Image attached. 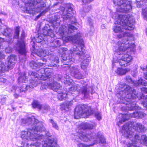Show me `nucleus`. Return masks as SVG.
I'll return each mask as SVG.
<instances>
[{
	"mask_svg": "<svg viewBox=\"0 0 147 147\" xmlns=\"http://www.w3.org/2000/svg\"><path fill=\"white\" fill-rule=\"evenodd\" d=\"M76 27L73 25H69L68 27L65 25L61 27L57 33V34L62 37L63 40L65 42H71L78 46L74 45L70 50H68L67 48H62L60 49L62 51L61 61L65 65H69L75 61V59L71 56L72 54H76L80 56V60L81 62V67L85 70L88 66L90 59L88 55H85L83 47L84 42L82 39L81 38V35L78 33L74 36H67V35L73 33Z\"/></svg>",
	"mask_w": 147,
	"mask_h": 147,
	"instance_id": "nucleus-1",
	"label": "nucleus"
},
{
	"mask_svg": "<svg viewBox=\"0 0 147 147\" xmlns=\"http://www.w3.org/2000/svg\"><path fill=\"white\" fill-rule=\"evenodd\" d=\"M23 122L24 123L30 124L32 122H34L35 126L33 127L31 129H28L27 131H22L21 132V137L23 139L28 140H31L32 141H37V143L31 144L30 146L32 147L35 146L37 147H57L56 143L54 142H52L51 140H49L48 144L44 142V143L41 145L40 142H39V140L42 139L44 136L42 135H40L38 134V132H40L44 130L45 128L42 126H39L38 125L36 126L35 124L38 122L37 119L33 118H28L27 119L23 120ZM20 147H24L21 146Z\"/></svg>",
	"mask_w": 147,
	"mask_h": 147,
	"instance_id": "nucleus-2",
	"label": "nucleus"
},
{
	"mask_svg": "<svg viewBox=\"0 0 147 147\" xmlns=\"http://www.w3.org/2000/svg\"><path fill=\"white\" fill-rule=\"evenodd\" d=\"M132 46L131 43L128 39L123 40L119 41L116 44L115 55H120L117 59L113 58L112 68L114 66H117L119 64L121 66L127 67L131 64L133 60V57L129 53V51L131 50L130 48Z\"/></svg>",
	"mask_w": 147,
	"mask_h": 147,
	"instance_id": "nucleus-3",
	"label": "nucleus"
},
{
	"mask_svg": "<svg viewBox=\"0 0 147 147\" xmlns=\"http://www.w3.org/2000/svg\"><path fill=\"white\" fill-rule=\"evenodd\" d=\"M115 19H117L113 28L115 32H123L124 29L131 30L134 28V20L132 17L117 13Z\"/></svg>",
	"mask_w": 147,
	"mask_h": 147,
	"instance_id": "nucleus-4",
	"label": "nucleus"
},
{
	"mask_svg": "<svg viewBox=\"0 0 147 147\" xmlns=\"http://www.w3.org/2000/svg\"><path fill=\"white\" fill-rule=\"evenodd\" d=\"M120 88H124V92L127 94L124 100H122L121 102L126 105H129L128 107L131 108V109L134 110L136 109L135 103L133 99L136 98L137 95L136 94V90L131 88L130 86L126 85L124 83L120 84L119 86Z\"/></svg>",
	"mask_w": 147,
	"mask_h": 147,
	"instance_id": "nucleus-5",
	"label": "nucleus"
},
{
	"mask_svg": "<svg viewBox=\"0 0 147 147\" xmlns=\"http://www.w3.org/2000/svg\"><path fill=\"white\" fill-rule=\"evenodd\" d=\"M92 92L93 87L92 86H88L86 85V86L78 88V86L76 85L70 88L67 92L70 96L69 97L70 98L74 99L79 94L84 95L85 98H87L90 93L92 94Z\"/></svg>",
	"mask_w": 147,
	"mask_h": 147,
	"instance_id": "nucleus-6",
	"label": "nucleus"
},
{
	"mask_svg": "<svg viewBox=\"0 0 147 147\" xmlns=\"http://www.w3.org/2000/svg\"><path fill=\"white\" fill-rule=\"evenodd\" d=\"M25 3L26 7V12L33 15L42 10L46 6L41 0H22Z\"/></svg>",
	"mask_w": 147,
	"mask_h": 147,
	"instance_id": "nucleus-7",
	"label": "nucleus"
},
{
	"mask_svg": "<svg viewBox=\"0 0 147 147\" xmlns=\"http://www.w3.org/2000/svg\"><path fill=\"white\" fill-rule=\"evenodd\" d=\"M132 127L134 129L140 131L145 130L144 126L139 123L129 122L124 125L121 131L122 135L125 137L130 138L134 135V132L132 130Z\"/></svg>",
	"mask_w": 147,
	"mask_h": 147,
	"instance_id": "nucleus-8",
	"label": "nucleus"
},
{
	"mask_svg": "<svg viewBox=\"0 0 147 147\" xmlns=\"http://www.w3.org/2000/svg\"><path fill=\"white\" fill-rule=\"evenodd\" d=\"M92 113V111L90 107L87 105L81 104L78 105L75 108L74 117L76 119L81 117L87 118Z\"/></svg>",
	"mask_w": 147,
	"mask_h": 147,
	"instance_id": "nucleus-9",
	"label": "nucleus"
},
{
	"mask_svg": "<svg viewBox=\"0 0 147 147\" xmlns=\"http://www.w3.org/2000/svg\"><path fill=\"white\" fill-rule=\"evenodd\" d=\"M113 3L117 5V12L127 13L132 10L131 2L126 0H113Z\"/></svg>",
	"mask_w": 147,
	"mask_h": 147,
	"instance_id": "nucleus-10",
	"label": "nucleus"
},
{
	"mask_svg": "<svg viewBox=\"0 0 147 147\" xmlns=\"http://www.w3.org/2000/svg\"><path fill=\"white\" fill-rule=\"evenodd\" d=\"M80 138L86 142L92 141L95 143L97 140L99 139L100 142L101 143H104L106 142L105 139L104 137L101 132H99L96 135L95 133L90 134V135H86L85 134H81Z\"/></svg>",
	"mask_w": 147,
	"mask_h": 147,
	"instance_id": "nucleus-11",
	"label": "nucleus"
},
{
	"mask_svg": "<svg viewBox=\"0 0 147 147\" xmlns=\"http://www.w3.org/2000/svg\"><path fill=\"white\" fill-rule=\"evenodd\" d=\"M51 70L49 68L41 69L38 71V74L32 72H30L29 73V75L32 76L35 78H40L41 80H45L50 78L51 75Z\"/></svg>",
	"mask_w": 147,
	"mask_h": 147,
	"instance_id": "nucleus-12",
	"label": "nucleus"
},
{
	"mask_svg": "<svg viewBox=\"0 0 147 147\" xmlns=\"http://www.w3.org/2000/svg\"><path fill=\"white\" fill-rule=\"evenodd\" d=\"M60 9L62 13V18L64 20H67L70 18L72 20V22L74 24L76 20L74 17H72V8L70 4H67L65 5V7H61Z\"/></svg>",
	"mask_w": 147,
	"mask_h": 147,
	"instance_id": "nucleus-13",
	"label": "nucleus"
},
{
	"mask_svg": "<svg viewBox=\"0 0 147 147\" xmlns=\"http://www.w3.org/2000/svg\"><path fill=\"white\" fill-rule=\"evenodd\" d=\"M41 82L39 81H36L34 80H31L30 83L29 85H23L22 86L18 88V91L20 90V92H25L27 90H30L33 89L34 87L36 86L38 84H40Z\"/></svg>",
	"mask_w": 147,
	"mask_h": 147,
	"instance_id": "nucleus-14",
	"label": "nucleus"
},
{
	"mask_svg": "<svg viewBox=\"0 0 147 147\" xmlns=\"http://www.w3.org/2000/svg\"><path fill=\"white\" fill-rule=\"evenodd\" d=\"M79 67L77 65H75L70 68V71L71 74L74 77L78 79H84V76L81 73L79 70Z\"/></svg>",
	"mask_w": 147,
	"mask_h": 147,
	"instance_id": "nucleus-15",
	"label": "nucleus"
},
{
	"mask_svg": "<svg viewBox=\"0 0 147 147\" xmlns=\"http://www.w3.org/2000/svg\"><path fill=\"white\" fill-rule=\"evenodd\" d=\"M96 124L94 123H83L80 124L78 127V129L80 132H84L81 131V129H92L95 128Z\"/></svg>",
	"mask_w": 147,
	"mask_h": 147,
	"instance_id": "nucleus-16",
	"label": "nucleus"
},
{
	"mask_svg": "<svg viewBox=\"0 0 147 147\" xmlns=\"http://www.w3.org/2000/svg\"><path fill=\"white\" fill-rule=\"evenodd\" d=\"M49 88L57 92H60L61 90L62 87L60 84L57 82H53L52 83L49 84L48 85Z\"/></svg>",
	"mask_w": 147,
	"mask_h": 147,
	"instance_id": "nucleus-17",
	"label": "nucleus"
},
{
	"mask_svg": "<svg viewBox=\"0 0 147 147\" xmlns=\"http://www.w3.org/2000/svg\"><path fill=\"white\" fill-rule=\"evenodd\" d=\"M18 47L17 49L18 51L22 55H25L26 50L25 49V45L23 41L18 42L16 45Z\"/></svg>",
	"mask_w": 147,
	"mask_h": 147,
	"instance_id": "nucleus-18",
	"label": "nucleus"
},
{
	"mask_svg": "<svg viewBox=\"0 0 147 147\" xmlns=\"http://www.w3.org/2000/svg\"><path fill=\"white\" fill-rule=\"evenodd\" d=\"M8 62L7 68L9 69H11L14 67L16 61V56L14 55H11L8 57Z\"/></svg>",
	"mask_w": 147,
	"mask_h": 147,
	"instance_id": "nucleus-19",
	"label": "nucleus"
},
{
	"mask_svg": "<svg viewBox=\"0 0 147 147\" xmlns=\"http://www.w3.org/2000/svg\"><path fill=\"white\" fill-rule=\"evenodd\" d=\"M58 93V98L59 100H62L67 97L70 98L67 92L65 90H61L60 92Z\"/></svg>",
	"mask_w": 147,
	"mask_h": 147,
	"instance_id": "nucleus-20",
	"label": "nucleus"
},
{
	"mask_svg": "<svg viewBox=\"0 0 147 147\" xmlns=\"http://www.w3.org/2000/svg\"><path fill=\"white\" fill-rule=\"evenodd\" d=\"M85 134L86 135H90V134H86L84 132H82L81 133L79 131H78V140H77V139H76L75 141L77 143V144L78 145V146L79 147H87V146L86 145H84V144H82V143L80 142V140H82L83 141H84L82 139H81V138H80L81 137V136H80V134ZM85 142H86V141H85ZM86 142H87L86 141Z\"/></svg>",
	"mask_w": 147,
	"mask_h": 147,
	"instance_id": "nucleus-21",
	"label": "nucleus"
},
{
	"mask_svg": "<svg viewBox=\"0 0 147 147\" xmlns=\"http://www.w3.org/2000/svg\"><path fill=\"white\" fill-rule=\"evenodd\" d=\"M126 137L127 138H128ZM132 137L131 138H129V139L131 140L133 143L129 144L128 145L127 147H139L136 145V142H137V141H138L139 139V136L138 135H135L133 139H131Z\"/></svg>",
	"mask_w": 147,
	"mask_h": 147,
	"instance_id": "nucleus-22",
	"label": "nucleus"
},
{
	"mask_svg": "<svg viewBox=\"0 0 147 147\" xmlns=\"http://www.w3.org/2000/svg\"><path fill=\"white\" fill-rule=\"evenodd\" d=\"M73 105L72 101H67L65 102L61 105V107L63 109L67 111Z\"/></svg>",
	"mask_w": 147,
	"mask_h": 147,
	"instance_id": "nucleus-23",
	"label": "nucleus"
},
{
	"mask_svg": "<svg viewBox=\"0 0 147 147\" xmlns=\"http://www.w3.org/2000/svg\"><path fill=\"white\" fill-rule=\"evenodd\" d=\"M38 56L40 57H45L47 56H49L50 54L48 50H43L40 49L37 53Z\"/></svg>",
	"mask_w": 147,
	"mask_h": 147,
	"instance_id": "nucleus-24",
	"label": "nucleus"
},
{
	"mask_svg": "<svg viewBox=\"0 0 147 147\" xmlns=\"http://www.w3.org/2000/svg\"><path fill=\"white\" fill-rule=\"evenodd\" d=\"M44 65V63H41L38 62H35L34 61H31L30 63V66L33 69H35L40 66H43Z\"/></svg>",
	"mask_w": 147,
	"mask_h": 147,
	"instance_id": "nucleus-25",
	"label": "nucleus"
},
{
	"mask_svg": "<svg viewBox=\"0 0 147 147\" xmlns=\"http://www.w3.org/2000/svg\"><path fill=\"white\" fill-rule=\"evenodd\" d=\"M134 36L133 34L127 32H125L123 33L119 34L117 35V37L119 38H121L123 37L128 36L132 38L133 39Z\"/></svg>",
	"mask_w": 147,
	"mask_h": 147,
	"instance_id": "nucleus-26",
	"label": "nucleus"
},
{
	"mask_svg": "<svg viewBox=\"0 0 147 147\" xmlns=\"http://www.w3.org/2000/svg\"><path fill=\"white\" fill-rule=\"evenodd\" d=\"M130 69L127 68L123 69L120 68H118L116 71V73L120 75H123L125 74L127 72L129 71Z\"/></svg>",
	"mask_w": 147,
	"mask_h": 147,
	"instance_id": "nucleus-27",
	"label": "nucleus"
},
{
	"mask_svg": "<svg viewBox=\"0 0 147 147\" xmlns=\"http://www.w3.org/2000/svg\"><path fill=\"white\" fill-rule=\"evenodd\" d=\"M91 9V6L90 5L86 6L84 8L82 11H81L80 14L83 17L85 15L86 13L88 12Z\"/></svg>",
	"mask_w": 147,
	"mask_h": 147,
	"instance_id": "nucleus-28",
	"label": "nucleus"
},
{
	"mask_svg": "<svg viewBox=\"0 0 147 147\" xmlns=\"http://www.w3.org/2000/svg\"><path fill=\"white\" fill-rule=\"evenodd\" d=\"M11 30L9 28H7L4 30V31L2 32V34L5 36H8L9 37L11 36Z\"/></svg>",
	"mask_w": 147,
	"mask_h": 147,
	"instance_id": "nucleus-29",
	"label": "nucleus"
},
{
	"mask_svg": "<svg viewBox=\"0 0 147 147\" xmlns=\"http://www.w3.org/2000/svg\"><path fill=\"white\" fill-rule=\"evenodd\" d=\"M38 35V36L37 37H34V40L36 42L40 43L43 40L45 41V38H44L41 34H39Z\"/></svg>",
	"mask_w": 147,
	"mask_h": 147,
	"instance_id": "nucleus-30",
	"label": "nucleus"
},
{
	"mask_svg": "<svg viewBox=\"0 0 147 147\" xmlns=\"http://www.w3.org/2000/svg\"><path fill=\"white\" fill-rule=\"evenodd\" d=\"M60 17L59 16H55V19L53 21V24L55 27L59 26L60 23Z\"/></svg>",
	"mask_w": 147,
	"mask_h": 147,
	"instance_id": "nucleus-31",
	"label": "nucleus"
},
{
	"mask_svg": "<svg viewBox=\"0 0 147 147\" xmlns=\"http://www.w3.org/2000/svg\"><path fill=\"white\" fill-rule=\"evenodd\" d=\"M32 105L33 107L34 108H37L40 110L41 109L42 105L39 102L36 100L34 101Z\"/></svg>",
	"mask_w": 147,
	"mask_h": 147,
	"instance_id": "nucleus-32",
	"label": "nucleus"
},
{
	"mask_svg": "<svg viewBox=\"0 0 147 147\" xmlns=\"http://www.w3.org/2000/svg\"><path fill=\"white\" fill-rule=\"evenodd\" d=\"M3 58H0V59ZM5 68L6 66L3 63L0 61V75H1V74L4 73L5 71Z\"/></svg>",
	"mask_w": 147,
	"mask_h": 147,
	"instance_id": "nucleus-33",
	"label": "nucleus"
},
{
	"mask_svg": "<svg viewBox=\"0 0 147 147\" xmlns=\"http://www.w3.org/2000/svg\"><path fill=\"white\" fill-rule=\"evenodd\" d=\"M26 74L24 72L23 73L21 76H20V77L18 79V80L19 82H25L26 79Z\"/></svg>",
	"mask_w": 147,
	"mask_h": 147,
	"instance_id": "nucleus-34",
	"label": "nucleus"
},
{
	"mask_svg": "<svg viewBox=\"0 0 147 147\" xmlns=\"http://www.w3.org/2000/svg\"><path fill=\"white\" fill-rule=\"evenodd\" d=\"M50 121L53 127L57 130H59V127L56 123L52 119H50Z\"/></svg>",
	"mask_w": 147,
	"mask_h": 147,
	"instance_id": "nucleus-35",
	"label": "nucleus"
},
{
	"mask_svg": "<svg viewBox=\"0 0 147 147\" xmlns=\"http://www.w3.org/2000/svg\"><path fill=\"white\" fill-rule=\"evenodd\" d=\"M138 83V85L140 84L144 86H147V83L146 81L142 78H140L139 79Z\"/></svg>",
	"mask_w": 147,
	"mask_h": 147,
	"instance_id": "nucleus-36",
	"label": "nucleus"
},
{
	"mask_svg": "<svg viewBox=\"0 0 147 147\" xmlns=\"http://www.w3.org/2000/svg\"><path fill=\"white\" fill-rule=\"evenodd\" d=\"M53 43H54V45H52L51 44V47L53 48H55L59 46L60 45V43L59 42V40H58L53 41L52 42V44Z\"/></svg>",
	"mask_w": 147,
	"mask_h": 147,
	"instance_id": "nucleus-37",
	"label": "nucleus"
},
{
	"mask_svg": "<svg viewBox=\"0 0 147 147\" xmlns=\"http://www.w3.org/2000/svg\"><path fill=\"white\" fill-rule=\"evenodd\" d=\"M141 114L140 113H138V112H136L133 114L132 116L131 117H134V118H142L143 117V115H142V116L141 115H140Z\"/></svg>",
	"mask_w": 147,
	"mask_h": 147,
	"instance_id": "nucleus-38",
	"label": "nucleus"
},
{
	"mask_svg": "<svg viewBox=\"0 0 147 147\" xmlns=\"http://www.w3.org/2000/svg\"><path fill=\"white\" fill-rule=\"evenodd\" d=\"M141 139L143 144L147 146V136L145 135H143L142 136Z\"/></svg>",
	"mask_w": 147,
	"mask_h": 147,
	"instance_id": "nucleus-39",
	"label": "nucleus"
},
{
	"mask_svg": "<svg viewBox=\"0 0 147 147\" xmlns=\"http://www.w3.org/2000/svg\"><path fill=\"white\" fill-rule=\"evenodd\" d=\"M50 60L51 61H54L56 63H58L59 62V58L58 57L53 56L50 58Z\"/></svg>",
	"mask_w": 147,
	"mask_h": 147,
	"instance_id": "nucleus-40",
	"label": "nucleus"
},
{
	"mask_svg": "<svg viewBox=\"0 0 147 147\" xmlns=\"http://www.w3.org/2000/svg\"><path fill=\"white\" fill-rule=\"evenodd\" d=\"M49 106L47 105H42L41 109L40 110H42L44 113L46 112L49 110Z\"/></svg>",
	"mask_w": 147,
	"mask_h": 147,
	"instance_id": "nucleus-41",
	"label": "nucleus"
},
{
	"mask_svg": "<svg viewBox=\"0 0 147 147\" xmlns=\"http://www.w3.org/2000/svg\"><path fill=\"white\" fill-rule=\"evenodd\" d=\"M122 117V119L123 120V121L127 120L129 119V116L127 114H120Z\"/></svg>",
	"mask_w": 147,
	"mask_h": 147,
	"instance_id": "nucleus-42",
	"label": "nucleus"
},
{
	"mask_svg": "<svg viewBox=\"0 0 147 147\" xmlns=\"http://www.w3.org/2000/svg\"><path fill=\"white\" fill-rule=\"evenodd\" d=\"M142 13L144 19L146 20H147V10L143 9Z\"/></svg>",
	"mask_w": 147,
	"mask_h": 147,
	"instance_id": "nucleus-43",
	"label": "nucleus"
},
{
	"mask_svg": "<svg viewBox=\"0 0 147 147\" xmlns=\"http://www.w3.org/2000/svg\"><path fill=\"white\" fill-rule=\"evenodd\" d=\"M4 41V39L3 38L0 37V48L1 46V43ZM4 56L3 54V53L0 51V58H4Z\"/></svg>",
	"mask_w": 147,
	"mask_h": 147,
	"instance_id": "nucleus-44",
	"label": "nucleus"
},
{
	"mask_svg": "<svg viewBox=\"0 0 147 147\" xmlns=\"http://www.w3.org/2000/svg\"><path fill=\"white\" fill-rule=\"evenodd\" d=\"M49 85V84H48L47 83H45V84H42L41 85V86L40 88V89L41 90H44L47 87H48L49 88L48 86V85Z\"/></svg>",
	"mask_w": 147,
	"mask_h": 147,
	"instance_id": "nucleus-45",
	"label": "nucleus"
},
{
	"mask_svg": "<svg viewBox=\"0 0 147 147\" xmlns=\"http://www.w3.org/2000/svg\"><path fill=\"white\" fill-rule=\"evenodd\" d=\"M19 29L20 27H17L16 28L15 32L16 35L15 36V37L16 38H17L19 35Z\"/></svg>",
	"mask_w": 147,
	"mask_h": 147,
	"instance_id": "nucleus-46",
	"label": "nucleus"
},
{
	"mask_svg": "<svg viewBox=\"0 0 147 147\" xmlns=\"http://www.w3.org/2000/svg\"><path fill=\"white\" fill-rule=\"evenodd\" d=\"M12 51V49L9 46L6 47L5 49V52L6 53H10Z\"/></svg>",
	"mask_w": 147,
	"mask_h": 147,
	"instance_id": "nucleus-47",
	"label": "nucleus"
},
{
	"mask_svg": "<svg viewBox=\"0 0 147 147\" xmlns=\"http://www.w3.org/2000/svg\"><path fill=\"white\" fill-rule=\"evenodd\" d=\"M53 36L54 34L53 31L51 30H48V36H51V38L52 37H53Z\"/></svg>",
	"mask_w": 147,
	"mask_h": 147,
	"instance_id": "nucleus-48",
	"label": "nucleus"
},
{
	"mask_svg": "<svg viewBox=\"0 0 147 147\" xmlns=\"http://www.w3.org/2000/svg\"><path fill=\"white\" fill-rule=\"evenodd\" d=\"M95 116L97 119L98 120H100L101 119V114L98 112L96 113Z\"/></svg>",
	"mask_w": 147,
	"mask_h": 147,
	"instance_id": "nucleus-49",
	"label": "nucleus"
},
{
	"mask_svg": "<svg viewBox=\"0 0 147 147\" xmlns=\"http://www.w3.org/2000/svg\"><path fill=\"white\" fill-rule=\"evenodd\" d=\"M64 78H65V81L67 83L68 82H72V80L69 78V76H67L65 78V77H64Z\"/></svg>",
	"mask_w": 147,
	"mask_h": 147,
	"instance_id": "nucleus-50",
	"label": "nucleus"
},
{
	"mask_svg": "<svg viewBox=\"0 0 147 147\" xmlns=\"http://www.w3.org/2000/svg\"><path fill=\"white\" fill-rule=\"evenodd\" d=\"M11 91L13 92H16V93H17L18 91V88H16L15 86H13L12 87Z\"/></svg>",
	"mask_w": 147,
	"mask_h": 147,
	"instance_id": "nucleus-51",
	"label": "nucleus"
},
{
	"mask_svg": "<svg viewBox=\"0 0 147 147\" xmlns=\"http://www.w3.org/2000/svg\"><path fill=\"white\" fill-rule=\"evenodd\" d=\"M126 81L128 82L129 83H132L133 82L132 81V80L131 78V77L129 76H127L126 77Z\"/></svg>",
	"mask_w": 147,
	"mask_h": 147,
	"instance_id": "nucleus-52",
	"label": "nucleus"
},
{
	"mask_svg": "<svg viewBox=\"0 0 147 147\" xmlns=\"http://www.w3.org/2000/svg\"><path fill=\"white\" fill-rule=\"evenodd\" d=\"M48 30H43V34H42V36L45 37V36H48Z\"/></svg>",
	"mask_w": 147,
	"mask_h": 147,
	"instance_id": "nucleus-53",
	"label": "nucleus"
},
{
	"mask_svg": "<svg viewBox=\"0 0 147 147\" xmlns=\"http://www.w3.org/2000/svg\"><path fill=\"white\" fill-rule=\"evenodd\" d=\"M93 0H82V2L85 4L90 3Z\"/></svg>",
	"mask_w": 147,
	"mask_h": 147,
	"instance_id": "nucleus-54",
	"label": "nucleus"
},
{
	"mask_svg": "<svg viewBox=\"0 0 147 147\" xmlns=\"http://www.w3.org/2000/svg\"><path fill=\"white\" fill-rule=\"evenodd\" d=\"M142 92L144 93H147V88L145 87L142 88H141Z\"/></svg>",
	"mask_w": 147,
	"mask_h": 147,
	"instance_id": "nucleus-55",
	"label": "nucleus"
},
{
	"mask_svg": "<svg viewBox=\"0 0 147 147\" xmlns=\"http://www.w3.org/2000/svg\"><path fill=\"white\" fill-rule=\"evenodd\" d=\"M142 104L143 106L145 107L147 109V101L143 102Z\"/></svg>",
	"mask_w": 147,
	"mask_h": 147,
	"instance_id": "nucleus-56",
	"label": "nucleus"
},
{
	"mask_svg": "<svg viewBox=\"0 0 147 147\" xmlns=\"http://www.w3.org/2000/svg\"><path fill=\"white\" fill-rule=\"evenodd\" d=\"M6 80L4 78H0V82H3L5 83L6 82Z\"/></svg>",
	"mask_w": 147,
	"mask_h": 147,
	"instance_id": "nucleus-57",
	"label": "nucleus"
},
{
	"mask_svg": "<svg viewBox=\"0 0 147 147\" xmlns=\"http://www.w3.org/2000/svg\"><path fill=\"white\" fill-rule=\"evenodd\" d=\"M44 14V12H42L39 15H38V16H36V18L37 19H38L41 16H42Z\"/></svg>",
	"mask_w": 147,
	"mask_h": 147,
	"instance_id": "nucleus-58",
	"label": "nucleus"
},
{
	"mask_svg": "<svg viewBox=\"0 0 147 147\" xmlns=\"http://www.w3.org/2000/svg\"><path fill=\"white\" fill-rule=\"evenodd\" d=\"M34 39H33L32 40V41H31V42L32 43V42H33V43L34 44V45H32V44H31V45H32V47H33V48H34V45H35V44H34Z\"/></svg>",
	"mask_w": 147,
	"mask_h": 147,
	"instance_id": "nucleus-59",
	"label": "nucleus"
},
{
	"mask_svg": "<svg viewBox=\"0 0 147 147\" xmlns=\"http://www.w3.org/2000/svg\"><path fill=\"white\" fill-rule=\"evenodd\" d=\"M5 98H2L1 101L2 102V104L5 102Z\"/></svg>",
	"mask_w": 147,
	"mask_h": 147,
	"instance_id": "nucleus-60",
	"label": "nucleus"
},
{
	"mask_svg": "<svg viewBox=\"0 0 147 147\" xmlns=\"http://www.w3.org/2000/svg\"><path fill=\"white\" fill-rule=\"evenodd\" d=\"M144 78L146 79L147 80V73H144Z\"/></svg>",
	"mask_w": 147,
	"mask_h": 147,
	"instance_id": "nucleus-61",
	"label": "nucleus"
},
{
	"mask_svg": "<svg viewBox=\"0 0 147 147\" xmlns=\"http://www.w3.org/2000/svg\"><path fill=\"white\" fill-rule=\"evenodd\" d=\"M138 113H141V114L140 115H141V116H142L143 115V117H144L145 116V115L142 112H138Z\"/></svg>",
	"mask_w": 147,
	"mask_h": 147,
	"instance_id": "nucleus-62",
	"label": "nucleus"
},
{
	"mask_svg": "<svg viewBox=\"0 0 147 147\" xmlns=\"http://www.w3.org/2000/svg\"><path fill=\"white\" fill-rule=\"evenodd\" d=\"M42 60L43 61L46 62L47 61V60L45 58H44Z\"/></svg>",
	"mask_w": 147,
	"mask_h": 147,
	"instance_id": "nucleus-63",
	"label": "nucleus"
},
{
	"mask_svg": "<svg viewBox=\"0 0 147 147\" xmlns=\"http://www.w3.org/2000/svg\"><path fill=\"white\" fill-rule=\"evenodd\" d=\"M141 69L143 70H144V69H145V68H143V67H141Z\"/></svg>",
	"mask_w": 147,
	"mask_h": 147,
	"instance_id": "nucleus-64",
	"label": "nucleus"
}]
</instances>
